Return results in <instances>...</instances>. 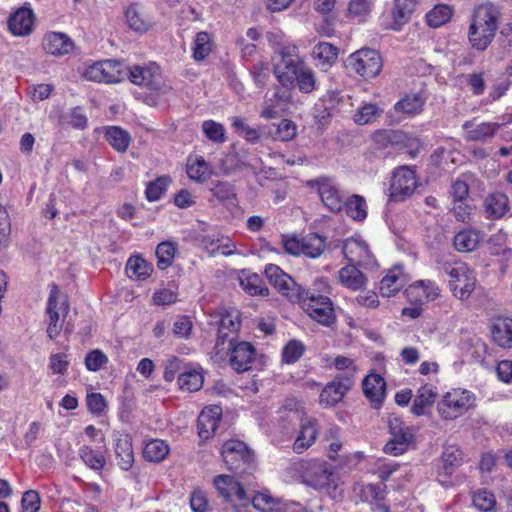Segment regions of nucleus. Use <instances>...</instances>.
Listing matches in <instances>:
<instances>
[{
    "label": "nucleus",
    "mask_w": 512,
    "mask_h": 512,
    "mask_svg": "<svg viewBox=\"0 0 512 512\" xmlns=\"http://www.w3.org/2000/svg\"><path fill=\"white\" fill-rule=\"evenodd\" d=\"M275 51L281 59L274 65V74L282 86L294 87L296 84L303 93L316 89L315 73L298 57L297 46L278 43Z\"/></svg>",
    "instance_id": "f257e3e1"
},
{
    "label": "nucleus",
    "mask_w": 512,
    "mask_h": 512,
    "mask_svg": "<svg viewBox=\"0 0 512 512\" xmlns=\"http://www.w3.org/2000/svg\"><path fill=\"white\" fill-rule=\"evenodd\" d=\"M125 72V78L144 90L138 98L148 106L157 107L166 102L173 91L160 66L154 62L147 65H125Z\"/></svg>",
    "instance_id": "f03ea898"
},
{
    "label": "nucleus",
    "mask_w": 512,
    "mask_h": 512,
    "mask_svg": "<svg viewBox=\"0 0 512 512\" xmlns=\"http://www.w3.org/2000/svg\"><path fill=\"white\" fill-rule=\"evenodd\" d=\"M500 16L499 7L492 3L480 4L474 8L468 28V40L474 49L484 51L492 43Z\"/></svg>",
    "instance_id": "7ed1b4c3"
},
{
    "label": "nucleus",
    "mask_w": 512,
    "mask_h": 512,
    "mask_svg": "<svg viewBox=\"0 0 512 512\" xmlns=\"http://www.w3.org/2000/svg\"><path fill=\"white\" fill-rule=\"evenodd\" d=\"M213 486L218 495L229 503L236 512H246L249 507L256 508V495L248 493L234 476L220 474L214 477Z\"/></svg>",
    "instance_id": "20e7f679"
},
{
    "label": "nucleus",
    "mask_w": 512,
    "mask_h": 512,
    "mask_svg": "<svg viewBox=\"0 0 512 512\" xmlns=\"http://www.w3.org/2000/svg\"><path fill=\"white\" fill-rule=\"evenodd\" d=\"M476 406V395L464 388H451L437 404V412L443 420H454Z\"/></svg>",
    "instance_id": "39448f33"
},
{
    "label": "nucleus",
    "mask_w": 512,
    "mask_h": 512,
    "mask_svg": "<svg viewBox=\"0 0 512 512\" xmlns=\"http://www.w3.org/2000/svg\"><path fill=\"white\" fill-rule=\"evenodd\" d=\"M444 271L449 276L448 287L452 295L461 301L469 299L477 285L475 271L461 261L447 264Z\"/></svg>",
    "instance_id": "423d86ee"
},
{
    "label": "nucleus",
    "mask_w": 512,
    "mask_h": 512,
    "mask_svg": "<svg viewBox=\"0 0 512 512\" xmlns=\"http://www.w3.org/2000/svg\"><path fill=\"white\" fill-rule=\"evenodd\" d=\"M292 302H298L313 320L322 325L329 326L335 320L333 304L327 296L301 290Z\"/></svg>",
    "instance_id": "0eeeda50"
},
{
    "label": "nucleus",
    "mask_w": 512,
    "mask_h": 512,
    "mask_svg": "<svg viewBox=\"0 0 512 512\" xmlns=\"http://www.w3.org/2000/svg\"><path fill=\"white\" fill-rule=\"evenodd\" d=\"M418 187L416 171L409 166H401L392 172L387 197L389 202H403L410 198Z\"/></svg>",
    "instance_id": "6e6552de"
},
{
    "label": "nucleus",
    "mask_w": 512,
    "mask_h": 512,
    "mask_svg": "<svg viewBox=\"0 0 512 512\" xmlns=\"http://www.w3.org/2000/svg\"><path fill=\"white\" fill-rule=\"evenodd\" d=\"M304 483L326 493L332 499H337L342 494L338 489L337 475L321 462L310 464L309 472L304 476Z\"/></svg>",
    "instance_id": "1a4fd4ad"
},
{
    "label": "nucleus",
    "mask_w": 512,
    "mask_h": 512,
    "mask_svg": "<svg viewBox=\"0 0 512 512\" xmlns=\"http://www.w3.org/2000/svg\"><path fill=\"white\" fill-rule=\"evenodd\" d=\"M380 54L370 48H361L346 59V67L363 78H374L382 69Z\"/></svg>",
    "instance_id": "9d476101"
},
{
    "label": "nucleus",
    "mask_w": 512,
    "mask_h": 512,
    "mask_svg": "<svg viewBox=\"0 0 512 512\" xmlns=\"http://www.w3.org/2000/svg\"><path fill=\"white\" fill-rule=\"evenodd\" d=\"M391 439L385 444L383 451L392 456H400L413 446L415 434L412 427L404 425L400 418L391 416L388 419Z\"/></svg>",
    "instance_id": "9b49d317"
},
{
    "label": "nucleus",
    "mask_w": 512,
    "mask_h": 512,
    "mask_svg": "<svg viewBox=\"0 0 512 512\" xmlns=\"http://www.w3.org/2000/svg\"><path fill=\"white\" fill-rule=\"evenodd\" d=\"M285 251L291 255H305L309 258L319 257L325 249V239L318 234L305 237L291 236L283 240Z\"/></svg>",
    "instance_id": "f8f14e48"
},
{
    "label": "nucleus",
    "mask_w": 512,
    "mask_h": 512,
    "mask_svg": "<svg viewBox=\"0 0 512 512\" xmlns=\"http://www.w3.org/2000/svg\"><path fill=\"white\" fill-rule=\"evenodd\" d=\"M125 64L117 60L93 63L84 72L87 80L94 82L118 83L125 79Z\"/></svg>",
    "instance_id": "ddd939ff"
},
{
    "label": "nucleus",
    "mask_w": 512,
    "mask_h": 512,
    "mask_svg": "<svg viewBox=\"0 0 512 512\" xmlns=\"http://www.w3.org/2000/svg\"><path fill=\"white\" fill-rule=\"evenodd\" d=\"M342 252L345 259L351 263L363 267H374L376 260L368 243L360 236H353L343 243Z\"/></svg>",
    "instance_id": "4468645a"
},
{
    "label": "nucleus",
    "mask_w": 512,
    "mask_h": 512,
    "mask_svg": "<svg viewBox=\"0 0 512 512\" xmlns=\"http://www.w3.org/2000/svg\"><path fill=\"white\" fill-rule=\"evenodd\" d=\"M417 0H393L392 6L383 13L381 19L385 28L399 31L409 22Z\"/></svg>",
    "instance_id": "2eb2a0df"
},
{
    "label": "nucleus",
    "mask_w": 512,
    "mask_h": 512,
    "mask_svg": "<svg viewBox=\"0 0 512 512\" xmlns=\"http://www.w3.org/2000/svg\"><path fill=\"white\" fill-rule=\"evenodd\" d=\"M426 100L427 96L423 91L405 93L394 104L390 116H395L398 122L414 118L422 113Z\"/></svg>",
    "instance_id": "dca6fc26"
},
{
    "label": "nucleus",
    "mask_w": 512,
    "mask_h": 512,
    "mask_svg": "<svg viewBox=\"0 0 512 512\" xmlns=\"http://www.w3.org/2000/svg\"><path fill=\"white\" fill-rule=\"evenodd\" d=\"M221 456L229 470H238L252 460L253 451L243 441L230 439L224 442Z\"/></svg>",
    "instance_id": "f3484780"
},
{
    "label": "nucleus",
    "mask_w": 512,
    "mask_h": 512,
    "mask_svg": "<svg viewBox=\"0 0 512 512\" xmlns=\"http://www.w3.org/2000/svg\"><path fill=\"white\" fill-rule=\"evenodd\" d=\"M59 295L60 290L58 286L54 283L51 284L46 307V313L49 318L47 335L50 339H55L58 337L63 328V324L60 321V311L62 310L66 315L69 310L67 301H64L62 306H59Z\"/></svg>",
    "instance_id": "a211bd4d"
},
{
    "label": "nucleus",
    "mask_w": 512,
    "mask_h": 512,
    "mask_svg": "<svg viewBox=\"0 0 512 512\" xmlns=\"http://www.w3.org/2000/svg\"><path fill=\"white\" fill-rule=\"evenodd\" d=\"M264 274L268 282L283 296L291 302L297 299L298 293L302 290L301 287L279 266L274 264L267 265Z\"/></svg>",
    "instance_id": "6ab92c4d"
},
{
    "label": "nucleus",
    "mask_w": 512,
    "mask_h": 512,
    "mask_svg": "<svg viewBox=\"0 0 512 512\" xmlns=\"http://www.w3.org/2000/svg\"><path fill=\"white\" fill-rule=\"evenodd\" d=\"M316 186L322 203L332 212H339L344 207L345 194L330 178H319L311 181Z\"/></svg>",
    "instance_id": "aec40b11"
},
{
    "label": "nucleus",
    "mask_w": 512,
    "mask_h": 512,
    "mask_svg": "<svg viewBox=\"0 0 512 512\" xmlns=\"http://www.w3.org/2000/svg\"><path fill=\"white\" fill-rule=\"evenodd\" d=\"M258 512H313L299 502L273 497L267 489L258 491Z\"/></svg>",
    "instance_id": "412c9836"
},
{
    "label": "nucleus",
    "mask_w": 512,
    "mask_h": 512,
    "mask_svg": "<svg viewBox=\"0 0 512 512\" xmlns=\"http://www.w3.org/2000/svg\"><path fill=\"white\" fill-rule=\"evenodd\" d=\"M405 293L411 303L423 305L438 299L441 289L435 281L417 280L408 286Z\"/></svg>",
    "instance_id": "4be33fe9"
},
{
    "label": "nucleus",
    "mask_w": 512,
    "mask_h": 512,
    "mask_svg": "<svg viewBox=\"0 0 512 512\" xmlns=\"http://www.w3.org/2000/svg\"><path fill=\"white\" fill-rule=\"evenodd\" d=\"M42 48L48 55L62 57L70 54L74 50L75 43L71 37L64 32L50 31L43 37Z\"/></svg>",
    "instance_id": "5701e85b"
},
{
    "label": "nucleus",
    "mask_w": 512,
    "mask_h": 512,
    "mask_svg": "<svg viewBox=\"0 0 512 512\" xmlns=\"http://www.w3.org/2000/svg\"><path fill=\"white\" fill-rule=\"evenodd\" d=\"M500 126L496 122L475 123L473 121H466L462 126L464 139L471 142L486 143L495 136Z\"/></svg>",
    "instance_id": "b1692460"
},
{
    "label": "nucleus",
    "mask_w": 512,
    "mask_h": 512,
    "mask_svg": "<svg viewBox=\"0 0 512 512\" xmlns=\"http://www.w3.org/2000/svg\"><path fill=\"white\" fill-rule=\"evenodd\" d=\"M34 22L35 15L32 9L21 7L10 15L8 19V27L14 36L24 37L32 33Z\"/></svg>",
    "instance_id": "393cba45"
},
{
    "label": "nucleus",
    "mask_w": 512,
    "mask_h": 512,
    "mask_svg": "<svg viewBox=\"0 0 512 512\" xmlns=\"http://www.w3.org/2000/svg\"><path fill=\"white\" fill-rule=\"evenodd\" d=\"M113 449L119 468L129 471L134 464V452L130 437L123 433L114 434Z\"/></svg>",
    "instance_id": "a878e982"
},
{
    "label": "nucleus",
    "mask_w": 512,
    "mask_h": 512,
    "mask_svg": "<svg viewBox=\"0 0 512 512\" xmlns=\"http://www.w3.org/2000/svg\"><path fill=\"white\" fill-rule=\"evenodd\" d=\"M364 395L374 407H379L385 398L386 383L382 376L376 373L367 375L362 382Z\"/></svg>",
    "instance_id": "bb28decb"
},
{
    "label": "nucleus",
    "mask_w": 512,
    "mask_h": 512,
    "mask_svg": "<svg viewBox=\"0 0 512 512\" xmlns=\"http://www.w3.org/2000/svg\"><path fill=\"white\" fill-rule=\"evenodd\" d=\"M221 420L219 406L206 407L198 417V434L202 439H208L216 433Z\"/></svg>",
    "instance_id": "cd10ccee"
},
{
    "label": "nucleus",
    "mask_w": 512,
    "mask_h": 512,
    "mask_svg": "<svg viewBox=\"0 0 512 512\" xmlns=\"http://www.w3.org/2000/svg\"><path fill=\"white\" fill-rule=\"evenodd\" d=\"M406 284L403 267L396 265L389 269L380 281V293L384 297H391L398 293Z\"/></svg>",
    "instance_id": "c85d7f7f"
},
{
    "label": "nucleus",
    "mask_w": 512,
    "mask_h": 512,
    "mask_svg": "<svg viewBox=\"0 0 512 512\" xmlns=\"http://www.w3.org/2000/svg\"><path fill=\"white\" fill-rule=\"evenodd\" d=\"M351 384L338 379L328 383L321 391L319 403L323 407H332L341 402L350 389Z\"/></svg>",
    "instance_id": "c756f323"
},
{
    "label": "nucleus",
    "mask_w": 512,
    "mask_h": 512,
    "mask_svg": "<svg viewBox=\"0 0 512 512\" xmlns=\"http://www.w3.org/2000/svg\"><path fill=\"white\" fill-rule=\"evenodd\" d=\"M356 264H348L338 271V281L345 288L358 291L367 284V277L357 268Z\"/></svg>",
    "instance_id": "7c9ffc66"
},
{
    "label": "nucleus",
    "mask_w": 512,
    "mask_h": 512,
    "mask_svg": "<svg viewBox=\"0 0 512 512\" xmlns=\"http://www.w3.org/2000/svg\"><path fill=\"white\" fill-rule=\"evenodd\" d=\"M126 23L130 29L144 33L152 25L150 17L145 13L143 7L139 3H131L124 11Z\"/></svg>",
    "instance_id": "2f4dec72"
},
{
    "label": "nucleus",
    "mask_w": 512,
    "mask_h": 512,
    "mask_svg": "<svg viewBox=\"0 0 512 512\" xmlns=\"http://www.w3.org/2000/svg\"><path fill=\"white\" fill-rule=\"evenodd\" d=\"M337 57L338 49L328 42H320L312 50V59L316 67L324 72L335 64Z\"/></svg>",
    "instance_id": "473e14b6"
},
{
    "label": "nucleus",
    "mask_w": 512,
    "mask_h": 512,
    "mask_svg": "<svg viewBox=\"0 0 512 512\" xmlns=\"http://www.w3.org/2000/svg\"><path fill=\"white\" fill-rule=\"evenodd\" d=\"M240 324V312L236 308L224 309L220 313L217 345L223 344L229 334L236 333Z\"/></svg>",
    "instance_id": "72a5a7b5"
},
{
    "label": "nucleus",
    "mask_w": 512,
    "mask_h": 512,
    "mask_svg": "<svg viewBox=\"0 0 512 512\" xmlns=\"http://www.w3.org/2000/svg\"><path fill=\"white\" fill-rule=\"evenodd\" d=\"M255 349L251 343L240 342L233 347L230 363L237 372H245L250 369Z\"/></svg>",
    "instance_id": "f704fd0d"
},
{
    "label": "nucleus",
    "mask_w": 512,
    "mask_h": 512,
    "mask_svg": "<svg viewBox=\"0 0 512 512\" xmlns=\"http://www.w3.org/2000/svg\"><path fill=\"white\" fill-rule=\"evenodd\" d=\"M483 233L473 228H467L459 231L454 236V247L460 252H472L482 243Z\"/></svg>",
    "instance_id": "c9c22d12"
},
{
    "label": "nucleus",
    "mask_w": 512,
    "mask_h": 512,
    "mask_svg": "<svg viewBox=\"0 0 512 512\" xmlns=\"http://www.w3.org/2000/svg\"><path fill=\"white\" fill-rule=\"evenodd\" d=\"M436 387L432 384L422 385L415 396L411 412L416 416L425 415L436 399Z\"/></svg>",
    "instance_id": "e433bc0d"
},
{
    "label": "nucleus",
    "mask_w": 512,
    "mask_h": 512,
    "mask_svg": "<svg viewBox=\"0 0 512 512\" xmlns=\"http://www.w3.org/2000/svg\"><path fill=\"white\" fill-rule=\"evenodd\" d=\"M491 335L496 344L503 348H512V319L497 318L491 326Z\"/></svg>",
    "instance_id": "4c0bfd02"
},
{
    "label": "nucleus",
    "mask_w": 512,
    "mask_h": 512,
    "mask_svg": "<svg viewBox=\"0 0 512 512\" xmlns=\"http://www.w3.org/2000/svg\"><path fill=\"white\" fill-rule=\"evenodd\" d=\"M374 3L372 0H349L345 17L357 23H364L367 21L372 10Z\"/></svg>",
    "instance_id": "58836bf2"
},
{
    "label": "nucleus",
    "mask_w": 512,
    "mask_h": 512,
    "mask_svg": "<svg viewBox=\"0 0 512 512\" xmlns=\"http://www.w3.org/2000/svg\"><path fill=\"white\" fill-rule=\"evenodd\" d=\"M354 492L363 502L372 505L378 501H383L386 493V485L384 483H358L354 487Z\"/></svg>",
    "instance_id": "ea45409f"
},
{
    "label": "nucleus",
    "mask_w": 512,
    "mask_h": 512,
    "mask_svg": "<svg viewBox=\"0 0 512 512\" xmlns=\"http://www.w3.org/2000/svg\"><path fill=\"white\" fill-rule=\"evenodd\" d=\"M177 383L180 390L195 392L203 386L204 377L200 370L189 366L178 375Z\"/></svg>",
    "instance_id": "a19ab883"
},
{
    "label": "nucleus",
    "mask_w": 512,
    "mask_h": 512,
    "mask_svg": "<svg viewBox=\"0 0 512 512\" xmlns=\"http://www.w3.org/2000/svg\"><path fill=\"white\" fill-rule=\"evenodd\" d=\"M463 462V452L454 445L446 446L441 456L440 471L444 475H451Z\"/></svg>",
    "instance_id": "79ce46f5"
},
{
    "label": "nucleus",
    "mask_w": 512,
    "mask_h": 512,
    "mask_svg": "<svg viewBox=\"0 0 512 512\" xmlns=\"http://www.w3.org/2000/svg\"><path fill=\"white\" fill-rule=\"evenodd\" d=\"M317 437L316 424L313 420H307L302 423L299 435L297 436L293 450L296 453H302L309 448Z\"/></svg>",
    "instance_id": "37998d69"
},
{
    "label": "nucleus",
    "mask_w": 512,
    "mask_h": 512,
    "mask_svg": "<svg viewBox=\"0 0 512 512\" xmlns=\"http://www.w3.org/2000/svg\"><path fill=\"white\" fill-rule=\"evenodd\" d=\"M210 174L209 165L202 156L188 158L187 175L191 180L202 183L209 178Z\"/></svg>",
    "instance_id": "c03bdc74"
},
{
    "label": "nucleus",
    "mask_w": 512,
    "mask_h": 512,
    "mask_svg": "<svg viewBox=\"0 0 512 512\" xmlns=\"http://www.w3.org/2000/svg\"><path fill=\"white\" fill-rule=\"evenodd\" d=\"M169 445L160 439H153L145 444L143 449V457L149 462H161L169 454Z\"/></svg>",
    "instance_id": "a18cd8bd"
},
{
    "label": "nucleus",
    "mask_w": 512,
    "mask_h": 512,
    "mask_svg": "<svg viewBox=\"0 0 512 512\" xmlns=\"http://www.w3.org/2000/svg\"><path fill=\"white\" fill-rule=\"evenodd\" d=\"M486 212L494 218L502 217L509 209V199L504 193H493L485 199Z\"/></svg>",
    "instance_id": "49530a36"
},
{
    "label": "nucleus",
    "mask_w": 512,
    "mask_h": 512,
    "mask_svg": "<svg viewBox=\"0 0 512 512\" xmlns=\"http://www.w3.org/2000/svg\"><path fill=\"white\" fill-rule=\"evenodd\" d=\"M344 207L347 215L355 221L361 222L367 217V203L365 198L360 195L355 194L345 199Z\"/></svg>",
    "instance_id": "de8ad7c7"
},
{
    "label": "nucleus",
    "mask_w": 512,
    "mask_h": 512,
    "mask_svg": "<svg viewBox=\"0 0 512 512\" xmlns=\"http://www.w3.org/2000/svg\"><path fill=\"white\" fill-rule=\"evenodd\" d=\"M79 456L87 467L94 471H101L106 465V458L101 451L83 445L79 449Z\"/></svg>",
    "instance_id": "09e8293b"
},
{
    "label": "nucleus",
    "mask_w": 512,
    "mask_h": 512,
    "mask_svg": "<svg viewBox=\"0 0 512 512\" xmlns=\"http://www.w3.org/2000/svg\"><path fill=\"white\" fill-rule=\"evenodd\" d=\"M105 137L108 143L118 152H125L131 142L130 134L115 126L107 128Z\"/></svg>",
    "instance_id": "8fccbe9b"
},
{
    "label": "nucleus",
    "mask_w": 512,
    "mask_h": 512,
    "mask_svg": "<svg viewBox=\"0 0 512 512\" xmlns=\"http://www.w3.org/2000/svg\"><path fill=\"white\" fill-rule=\"evenodd\" d=\"M383 113L377 104L364 103L361 105L353 115V120L358 125H366L373 123Z\"/></svg>",
    "instance_id": "3c124183"
},
{
    "label": "nucleus",
    "mask_w": 512,
    "mask_h": 512,
    "mask_svg": "<svg viewBox=\"0 0 512 512\" xmlns=\"http://www.w3.org/2000/svg\"><path fill=\"white\" fill-rule=\"evenodd\" d=\"M126 271L130 277L135 276L138 279L148 278L152 271V265L140 256H132L126 264Z\"/></svg>",
    "instance_id": "603ef678"
},
{
    "label": "nucleus",
    "mask_w": 512,
    "mask_h": 512,
    "mask_svg": "<svg viewBox=\"0 0 512 512\" xmlns=\"http://www.w3.org/2000/svg\"><path fill=\"white\" fill-rule=\"evenodd\" d=\"M453 15V9L444 4L436 5L426 14V22L430 27L438 28L446 24Z\"/></svg>",
    "instance_id": "864d4df0"
},
{
    "label": "nucleus",
    "mask_w": 512,
    "mask_h": 512,
    "mask_svg": "<svg viewBox=\"0 0 512 512\" xmlns=\"http://www.w3.org/2000/svg\"><path fill=\"white\" fill-rule=\"evenodd\" d=\"M274 129L269 131V135L274 140L283 142L293 140L297 135V125L289 119H282L277 125H273Z\"/></svg>",
    "instance_id": "5fc2aeb1"
},
{
    "label": "nucleus",
    "mask_w": 512,
    "mask_h": 512,
    "mask_svg": "<svg viewBox=\"0 0 512 512\" xmlns=\"http://www.w3.org/2000/svg\"><path fill=\"white\" fill-rule=\"evenodd\" d=\"M286 108V101L279 93H273L271 98H268L262 109L261 115L267 119H273L282 114Z\"/></svg>",
    "instance_id": "6e6d98bb"
},
{
    "label": "nucleus",
    "mask_w": 512,
    "mask_h": 512,
    "mask_svg": "<svg viewBox=\"0 0 512 512\" xmlns=\"http://www.w3.org/2000/svg\"><path fill=\"white\" fill-rule=\"evenodd\" d=\"M201 128L208 140L217 144H222L226 141L225 128L221 123L214 120H205Z\"/></svg>",
    "instance_id": "4d7b16f0"
},
{
    "label": "nucleus",
    "mask_w": 512,
    "mask_h": 512,
    "mask_svg": "<svg viewBox=\"0 0 512 512\" xmlns=\"http://www.w3.org/2000/svg\"><path fill=\"white\" fill-rule=\"evenodd\" d=\"M171 179L169 176H160L147 184L146 198L150 202L158 201L167 190Z\"/></svg>",
    "instance_id": "13d9d810"
},
{
    "label": "nucleus",
    "mask_w": 512,
    "mask_h": 512,
    "mask_svg": "<svg viewBox=\"0 0 512 512\" xmlns=\"http://www.w3.org/2000/svg\"><path fill=\"white\" fill-rule=\"evenodd\" d=\"M306 350L305 345L297 339L290 340L282 349V360L286 364L297 362Z\"/></svg>",
    "instance_id": "bf43d9fd"
},
{
    "label": "nucleus",
    "mask_w": 512,
    "mask_h": 512,
    "mask_svg": "<svg viewBox=\"0 0 512 512\" xmlns=\"http://www.w3.org/2000/svg\"><path fill=\"white\" fill-rule=\"evenodd\" d=\"M176 247L171 242H162L156 248L157 266L164 270L168 268L174 259Z\"/></svg>",
    "instance_id": "052dcab7"
},
{
    "label": "nucleus",
    "mask_w": 512,
    "mask_h": 512,
    "mask_svg": "<svg viewBox=\"0 0 512 512\" xmlns=\"http://www.w3.org/2000/svg\"><path fill=\"white\" fill-rule=\"evenodd\" d=\"M211 51V39L207 32L197 33L194 46H193V57L197 61L205 59Z\"/></svg>",
    "instance_id": "680f3d73"
},
{
    "label": "nucleus",
    "mask_w": 512,
    "mask_h": 512,
    "mask_svg": "<svg viewBox=\"0 0 512 512\" xmlns=\"http://www.w3.org/2000/svg\"><path fill=\"white\" fill-rule=\"evenodd\" d=\"M474 506L481 511H491L496 505L495 496L487 490H478L473 495Z\"/></svg>",
    "instance_id": "e2e57ef3"
},
{
    "label": "nucleus",
    "mask_w": 512,
    "mask_h": 512,
    "mask_svg": "<svg viewBox=\"0 0 512 512\" xmlns=\"http://www.w3.org/2000/svg\"><path fill=\"white\" fill-rule=\"evenodd\" d=\"M108 362V357L99 349L87 353L84 364L88 371L97 372Z\"/></svg>",
    "instance_id": "0e129e2a"
},
{
    "label": "nucleus",
    "mask_w": 512,
    "mask_h": 512,
    "mask_svg": "<svg viewBox=\"0 0 512 512\" xmlns=\"http://www.w3.org/2000/svg\"><path fill=\"white\" fill-rule=\"evenodd\" d=\"M508 235L503 230H499L497 233L489 238L488 244L490 245L491 252L495 255H505L511 253V249L506 246Z\"/></svg>",
    "instance_id": "69168bd1"
},
{
    "label": "nucleus",
    "mask_w": 512,
    "mask_h": 512,
    "mask_svg": "<svg viewBox=\"0 0 512 512\" xmlns=\"http://www.w3.org/2000/svg\"><path fill=\"white\" fill-rule=\"evenodd\" d=\"M465 81L473 95H482L486 88L485 73L483 71L469 73Z\"/></svg>",
    "instance_id": "338daca9"
},
{
    "label": "nucleus",
    "mask_w": 512,
    "mask_h": 512,
    "mask_svg": "<svg viewBox=\"0 0 512 512\" xmlns=\"http://www.w3.org/2000/svg\"><path fill=\"white\" fill-rule=\"evenodd\" d=\"M86 403L88 410L94 415H101L107 408L106 400L101 393L92 392L87 394Z\"/></svg>",
    "instance_id": "774afa93"
}]
</instances>
